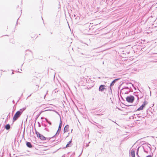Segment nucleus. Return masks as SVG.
Returning a JSON list of instances; mask_svg holds the SVG:
<instances>
[{
    "label": "nucleus",
    "mask_w": 157,
    "mask_h": 157,
    "mask_svg": "<svg viewBox=\"0 0 157 157\" xmlns=\"http://www.w3.org/2000/svg\"><path fill=\"white\" fill-rule=\"evenodd\" d=\"M25 109V108L21 109L19 111H17L14 115L13 118V121H15L20 116L22 112Z\"/></svg>",
    "instance_id": "obj_1"
},
{
    "label": "nucleus",
    "mask_w": 157,
    "mask_h": 157,
    "mask_svg": "<svg viewBox=\"0 0 157 157\" xmlns=\"http://www.w3.org/2000/svg\"><path fill=\"white\" fill-rule=\"evenodd\" d=\"M131 86L129 88L128 87H126L122 89L121 91V93L122 94H128L130 91Z\"/></svg>",
    "instance_id": "obj_2"
},
{
    "label": "nucleus",
    "mask_w": 157,
    "mask_h": 157,
    "mask_svg": "<svg viewBox=\"0 0 157 157\" xmlns=\"http://www.w3.org/2000/svg\"><path fill=\"white\" fill-rule=\"evenodd\" d=\"M134 97L132 95H130L126 98V100L127 102L129 103H132L134 100Z\"/></svg>",
    "instance_id": "obj_3"
},
{
    "label": "nucleus",
    "mask_w": 157,
    "mask_h": 157,
    "mask_svg": "<svg viewBox=\"0 0 157 157\" xmlns=\"http://www.w3.org/2000/svg\"><path fill=\"white\" fill-rule=\"evenodd\" d=\"M147 102L146 101H144L142 105L137 109V111H140L143 110L144 108V107L145 105H147Z\"/></svg>",
    "instance_id": "obj_4"
},
{
    "label": "nucleus",
    "mask_w": 157,
    "mask_h": 157,
    "mask_svg": "<svg viewBox=\"0 0 157 157\" xmlns=\"http://www.w3.org/2000/svg\"><path fill=\"white\" fill-rule=\"evenodd\" d=\"M40 138V139L42 140H50V138H45L44 136L43 135H41L39 137Z\"/></svg>",
    "instance_id": "obj_5"
},
{
    "label": "nucleus",
    "mask_w": 157,
    "mask_h": 157,
    "mask_svg": "<svg viewBox=\"0 0 157 157\" xmlns=\"http://www.w3.org/2000/svg\"><path fill=\"white\" fill-rule=\"evenodd\" d=\"M105 87L106 86L104 85H101L99 86V90L100 91L102 92L105 89Z\"/></svg>",
    "instance_id": "obj_6"
},
{
    "label": "nucleus",
    "mask_w": 157,
    "mask_h": 157,
    "mask_svg": "<svg viewBox=\"0 0 157 157\" xmlns=\"http://www.w3.org/2000/svg\"><path fill=\"white\" fill-rule=\"evenodd\" d=\"M119 79V78H117V79H115L110 84V88L111 90H112L111 88H112V86L114 85L115 83L116 82V81H117Z\"/></svg>",
    "instance_id": "obj_7"
},
{
    "label": "nucleus",
    "mask_w": 157,
    "mask_h": 157,
    "mask_svg": "<svg viewBox=\"0 0 157 157\" xmlns=\"http://www.w3.org/2000/svg\"><path fill=\"white\" fill-rule=\"evenodd\" d=\"M131 155L132 157H135V152L134 150H131Z\"/></svg>",
    "instance_id": "obj_8"
},
{
    "label": "nucleus",
    "mask_w": 157,
    "mask_h": 157,
    "mask_svg": "<svg viewBox=\"0 0 157 157\" xmlns=\"http://www.w3.org/2000/svg\"><path fill=\"white\" fill-rule=\"evenodd\" d=\"M82 81L83 82V84H85L87 82V81L86 78L84 77H83L82 78L81 82Z\"/></svg>",
    "instance_id": "obj_9"
},
{
    "label": "nucleus",
    "mask_w": 157,
    "mask_h": 157,
    "mask_svg": "<svg viewBox=\"0 0 157 157\" xmlns=\"http://www.w3.org/2000/svg\"><path fill=\"white\" fill-rule=\"evenodd\" d=\"M26 145L28 147L30 148H31L32 147V145L30 142H27L26 143Z\"/></svg>",
    "instance_id": "obj_10"
},
{
    "label": "nucleus",
    "mask_w": 157,
    "mask_h": 157,
    "mask_svg": "<svg viewBox=\"0 0 157 157\" xmlns=\"http://www.w3.org/2000/svg\"><path fill=\"white\" fill-rule=\"evenodd\" d=\"M62 125V121H61V118H60V123H59V127H58V128H61Z\"/></svg>",
    "instance_id": "obj_11"
},
{
    "label": "nucleus",
    "mask_w": 157,
    "mask_h": 157,
    "mask_svg": "<svg viewBox=\"0 0 157 157\" xmlns=\"http://www.w3.org/2000/svg\"><path fill=\"white\" fill-rule=\"evenodd\" d=\"M35 131H36V133L37 135V136H39V137L41 135L40 134V133L39 132H37L36 130H35Z\"/></svg>",
    "instance_id": "obj_12"
},
{
    "label": "nucleus",
    "mask_w": 157,
    "mask_h": 157,
    "mask_svg": "<svg viewBox=\"0 0 157 157\" xmlns=\"http://www.w3.org/2000/svg\"><path fill=\"white\" fill-rule=\"evenodd\" d=\"M71 140L70 141H69V142H68V144H67V145H66V147H69V144L71 143Z\"/></svg>",
    "instance_id": "obj_13"
},
{
    "label": "nucleus",
    "mask_w": 157,
    "mask_h": 157,
    "mask_svg": "<svg viewBox=\"0 0 157 157\" xmlns=\"http://www.w3.org/2000/svg\"><path fill=\"white\" fill-rule=\"evenodd\" d=\"M4 128H10V125L9 124H7L5 126Z\"/></svg>",
    "instance_id": "obj_14"
},
{
    "label": "nucleus",
    "mask_w": 157,
    "mask_h": 157,
    "mask_svg": "<svg viewBox=\"0 0 157 157\" xmlns=\"http://www.w3.org/2000/svg\"><path fill=\"white\" fill-rule=\"evenodd\" d=\"M68 127H69V126L68 125H65L64 128H68Z\"/></svg>",
    "instance_id": "obj_15"
},
{
    "label": "nucleus",
    "mask_w": 157,
    "mask_h": 157,
    "mask_svg": "<svg viewBox=\"0 0 157 157\" xmlns=\"http://www.w3.org/2000/svg\"><path fill=\"white\" fill-rule=\"evenodd\" d=\"M128 84L129 85H130V86L132 85V86H133V85L131 83H128Z\"/></svg>",
    "instance_id": "obj_16"
},
{
    "label": "nucleus",
    "mask_w": 157,
    "mask_h": 157,
    "mask_svg": "<svg viewBox=\"0 0 157 157\" xmlns=\"http://www.w3.org/2000/svg\"><path fill=\"white\" fill-rule=\"evenodd\" d=\"M136 96H137V100H138L139 99V97L138 96V95H135Z\"/></svg>",
    "instance_id": "obj_17"
},
{
    "label": "nucleus",
    "mask_w": 157,
    "mask_h": 157,
    "mask_svg": "<svg viewBox=\"0 0 157 157\" xmlns=\"http://www.w3.org/2000/svg\"><path fill=\"white\" fill-rule=\"evenodd\" d=\"M54 111L57 113L58 114H59V113H58V112L57 111Z\"/></svg>",
    "instance_id": "obj_18"
},
{
    "label": "nucleus",
    "mask_w": 157,
    "mask_h": 157,
    "mask_svg": "<svg viewBox=\"0 0 157 157\" xmlns=\"http://www.w3.org/2000/svg\"><path fill=\"white\" fill-rule=\"evenodd\" d=\"M102 114H97V115H102Z\"/></svg>",
    "instance_id": "obj_19"
},
{
    "label": "nucleus",
    "mask_w": 157,
    "mask_h": 157,
    "mask_svg": "<svg viewBox=\"0 0 157 157\" xmlns=\"http://www.w3.org/2000/svg\"><path fill=\"white\" fill-rule=\"evenodd\" d=\"M48 122V123H49L50 124H51V122Z\"/></svg>",
    "instance_id": "obj_20"
},
{
    "label": "nucleus",
    "mask_w": 157,
    "mask_h": 157,
    "mask_svg": "<svg viewBox=\"0 0 157 157\" xmlns=\"http://www.w3.org/2000/svg\"><path fill=\"white\" fill-rule=\"evenodd\" d=\"M7 129H9L10 128H6Z\"/></svg>",
    "instance_id": "obj_21"
},
{
    "label": "nucleus",
    "mask_w": 157,
    "mask_h": 157,
    "mask_svg": "<svg viewBox=\"0 0 157 157\" xmlns=\"http://www.w3.org/2000/svg\"><path fill=\"white\" fill-rule=\"evenodd\" d=\"M65 128H64V131H65Z\"/></svg>",
    "instance_id": "obj_22"
},
{
    "label": "nucleus",
    "mask_w": 157,
    "mask_h": 157,
    "mask_svg": "<svg viewBox=\"0 0 157 157\" xmlns=\"http://www.w3.org/2000/svg\"><path fill=\"white\" fill-rule=\"evenodd\" d=\"M59 128L61 129V128H59L58 130L59 129Z\"/></svg>",
    "instance_id": "obj_23"
}]
</instances>
